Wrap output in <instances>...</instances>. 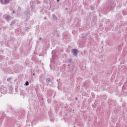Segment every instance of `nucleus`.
Masks as SVG:
<instances>
[{"label":"nucleus","mask_w":127,"mask_h":127,"mask_svg":"<svg viewBox=\"0 0 127 127\" xmlns=\"http://www.w3.org/2000/svg\"><path fill=\"white\" fill-rule=\"evenodd\" d=\"M2 4H5V3H7L9 2V0H1Z\"/></svg>","instance_id":"2"},{"label":"nucleus","mask_w":127,"mask_h":127,"mask_svg":"<svg viewBox=\"0 0 127 127\" xmlns=\"http://www.w3.org/2000/svg\"><path fill=\"white\" fill-rule=\"evenodd\" d=\"M57 1H59V0H57Z\"/></svg>","instance_id":"4"},{"label":"nucleus","mask_w":127,"mask_h":127,"mask_svg":"<svg viewBox=\"0 0 127 127\" xmlns=\"http://www.w3.org/2000/svg\"><path fill=\"white\" fill-rule=\"evenodd\" d=\"M26 86H28L29 85V83H28V81H26L25 83Z\"/></svg>","instance_id":"3"},{"label":"nucleus","mask_w":127,"mask_h":127,"mask_svg":"<svg viewBox=\"0 0 127 127\" xmlns=\"http://www.w3.org/2000/svg\"><path fill=\"white\" fill-rule=\"evenodd\" d=\"M71 52L73 53V55H74V56H76L77 55V54L78 53V50L72 49Z\"/></svg>","instance_id":"1"}]
</instances>
